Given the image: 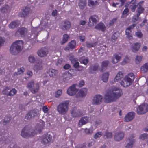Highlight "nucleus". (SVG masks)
<instances>
[{"label": "nucleus", "mask_w": 148, "mask_h": 148, "mask_svg": "<svg viewBox=\"0 0 148 148\" xmlns=\"http://www.w3.org/2000/svg\"><path fill=\"white\" fill-rule=\"evenodd\" d=\"M44 126V122L40 120L37 123L35 130L30 125L25 126L22 130L21 135L22 137H32L38 133H40Z\"/></svg>", "instance_id": "nucleus-1"}, {"label": "nucleus", "mask_w": 148, "mask_h": 148, "mask_svg": "<svg viewBox=\"0 0 148 148\" xmlns=\"http://www.w3.org/2000/svg\"><path fill=\"white\" fill-rule=\"evenodd\" d=\"M122 91L117 88H112L107 90L104 95V99L106 102H113L121 96Z\"/></svg>", "instance_id": "nucleus-2"}, {"label": "nucleus", "mask_w": 148, "mask_h": 148, "mask_svg": "<svg viewBox=\"0 0 148 148\" xmlns=\"http://www.w3.org/2000/svg\"><path fill=\"white\" fill-rule=\"evenodd\" d=\"M23 45V42L22 40H18L14 42L11 45L10 50L11 53L13 55H16L22 50Z\"/></svg>", "instance_id": "nucleus-3"}, {"label": "nucleus", "mask_w": 148, "mask_h": 148, "mask_svg": "<svg viewBox=\"0 0 148 148\" xmlns=\"http://www.w3.org/2000/svg\"><path fill=\"white\" fill-rule=\"evenodd\" d=\"M69 101H64L60 103L57 106V110L58 113L61 115H64L67 112L69 108Z\"/></svg>", "instance_id": "nucleus-4"}, {"label": "nucleus", "mask_w": 148, "mask_h": 148, "mask_svg": "<svg viewBox=\"0 0 148 148\" xmlns=\"http://www.w3.org/2000/svg\"><path fill=\"white\" fill-rule=\"evenodd\" d=\"M134 75L131 73L126 75L121 82V85L124 87H127L131 85L134 79Z\"/></svg>", "instance_id": "nucleus-5"}, {"label": "nucleus", "mask_w": 148, "mask_h": 148, "mask_svg": "<svg viewBox=\"0 0 148 148\" xmlns=\"http://www.w3.org/2000/svg\"><path fill=\"white\" fill-rule=\"evenodd\" d=\"M148 111V105L146 103L142 104L139 106L137 109V113L139 115L146 113Z\"/></svg>", "instance_id": "nucleus-6"}, {"label": "nucleus", "mask_w": 148, "mask_h": 148, "mask_svg": "<svg viewBox=\"0 0 148 148\" xmlns=\"http://www.w3.org/2000/svg\"><path fill=\"white\" fill-rule=\"evenodd\" d=\"M103 100L102 96L100 94L95 95L92 101V104L93 105H99L100 104Z\"/></svg>", "instance_id": "nucleus-7"}, {"label": "nucleus", "mask_w": 148, "mask_h": 148, "mask_svg": "<svg viewBox=\"0 0 148 148\" xmlns=\"http://www.w3.org/2000/svg\"><path fill=\"white\" fill-rule=\"evenodd\" d=\"M134 135H131L127 139L126 141L127 144L125 146L126 148H132L133 146L135 140L134 139Z\"/></svg>", "instance_id": "nucleus-8"}, {"label": "nucleus", "mask_w": 148, "mask_h": 148, "mask_svg": "<svg viewBox=\"0 0 148 148\" xmlns=\"http://www.w3.org/2000/svg\"><path fill=\"white\" fill-rule=\"evenodd\" d=\"M76 84H74L68 88L67 91V94L70 96L75 95L78 91V89L76 88Z\"/></svg>", "instance_id": "nucleus-9"}, {"label": "nucleus", "mask_w": 148, "mask_h": 148, "mask_svg": "<svg viewBox=\"0 0 148 148\" xmlns=\"http://www.w3.org/2000/svg\"><path fill=\"white\" fill-rule=\"evenodd\" d=\"M44 65L43 62L42 61H39L34 65L33 70L37 73L43 69Z\"/></svg>", "instance_id": "nucleus-10"}, {"label": "nucleus", "mask_w": 148, "mask_h": 148, "mask_svg": "<svg viewBox=\"0 0 148 148\" xmlns=\"http://www.w3.org/2000/svg\"><path fill=\"white\" fill-rule=\"evenodd\" d=\"M52 139V136L50 134H47L42 136L41 143L44 145L47 144L50 142Z\"/></svg>", "instance_id": "nucleus-11"}, {"label": "nucleus", "mask_w": 148, "mask_h": 148, "mask_svg": "<svg viewBox=\"0 0 148 148\" xmlns=\"http://www.w3.org/2000/svg\"><path fill=\"white\" fill-rule=\"evenodd\" d=\"M88 90L86 88H83L80 89L76 95V98H82L85 96L87 95Z\"/></svg>", "instance_id": "nucleus-12"}, {"label": "nucleus", "mask_w": 148, "mask_h": 148, "mask_svg": "<svg viewBox=\"0 0 148 148\" xmlns=\"http://www.w3.org/2000/svg\"><path fill=\"white\" fill-rule=\"evenodd\" d=\"M124 137V133L121 131L116 132L114 136V138L115 140L119 142Z\"/></svg>", "instance_id": "nucleus-13"}, {"label": "nucleus", "mask_w": 148, "mask_h": 148, "mask_svg": "<svg viewBox=\"0 0 148 148\" xmlns=\"http://www.w3.org/2000/svg\"><path fill=\"white\" fill-rule=\"evenodd\" d=\"M27 33V29L24 27H22L19 29L16 33L15 36H18L21 35L22 37L25 36Z\"/></svg>", "instance_id": "nucleus-14"}, {"label": "nucleus", "mask_w": 148, "mask_h": 148, "mask_svg": "<svg viewBox=\"0 0 148 148\" xmlns=\"http://www.w3.org/2000/svg\"><path fill=\"white\" fill-rule=\"evenodd\" d=\"M37 54L40 57H44L48 54L47 49L45 47H42L37 51Z\"/></svg>", "instance_id": "nucleus-15"}, {"label": "nucleus", "mask_w": 148, "mask_h": 148, "mask_svg": "<svg viewBox=\"0 0 148 148\" xmlns=\"http://www.w3.org/2000/svg\"><path fill=\"white\" fill-rule=\"evenodd\" d=\"M76 46V41L74 40H72L68 43L67 46L65 47L64 50L65 51L72 50L75 48Z\"/></svg>", "instance_id": "nucleus-16"}, {"label": "nucleus", "mask_w": 148, "mask_h": 148, "mask_svg": "<svg viewBox=\"0 0 148 148\" xmlns=\"http://www.w3.org/2000/svg\"><path fill=\"white\" fill-rule=\"evenodd\" d=\"M71 114L73 117H77L82 115V112L81 110L79 109H74L72 111Z\"/></svg>", "instance_id": "nucleus-17"}, {"label": "nucleus", "mask_w": 148, "mask_h": 148, "mask_svg": "<svg viewBox=\"0 0 148 148\" xmlns=\"http://www.w3.org/2000/svg\"><path fill=\"white\" fill-rule=\"evenodd\" d=\"M73 75H74L71 74L69 71H66L63 74L62 77L63 81L66 82L69 80Z\"/></svg>", "instance_id": "nucleus-18"}, {"label": "nucleus", "mask_w": 148, "mask_h": 148, "mask_svg": "<svg viewBox=\"0 0 148 148\" xmlns=\"http://www.w3.org/2000/svg\"><path fill=\"white\" fill-rule=\"evenodd\" d=\"M122 55L121 53L114 55L112 58V62L113 64H116L119 62L121 60Z\"/></svg>", "instance_id": "nucleus-19"}, {"label": "nucleus", "mask_w": 148, "mask_h": 148, "mask_svg": "<svg viewBox=\"0 0 148 148\" xmlns=\"http://www.w3.org/2000/svg\"><path fill=\"white\" fill-rule=\"evenodd\" d=\"M135 113L133 112H131L127 114L125 118V120L126 122H129L132 120L134 118Z\"/></svg>", "instance_id": "nucleus-20"}, {"label": "nucleus", "mask_w": 148, "mask_h": 148, "mask_svg": "<svg viewBox=\"0 0 148 148\" xmlns=\"http://www.w3.org/2000/svg\"><path fill=\"white\" fill-rule=\"evenodd\" d=\"M30 10L29 8L25 7L21 12L19 13L18 16L21 17H25L29 14Z\"/></svg>", "instance_id": "nucleus-21"}, {"label": "nucleus", "mask_w": 148, "mask_h": 148, "mask_svg": "<svg viewBox=\"0 0 148 148\" xmlns=\"http://www.w3.org/2000/svg\"><path fill=\"white\" fill-rule=\"evenodd\" d=\"M141 46L140 43L137 42L132 44L131 46V49L133 52H137Z\"/></svg>", "instance_id": "nucleus-22"}, {"label": "nucleus", "mask_w": 148, "mask_h": 148, "mask_svg": "<svg viewBox=\"0 0 148 148\" xmlns=\"http://www.w3.org/2000/svg\"><path fill=\"white\" fill-rule=\"evenodd\" d=\"M20 24V21L19 20H15L12 22L9 25L10 28L14 29L18 27Z\"/></svg>", "instance_id": "nucleus-23"}, {"label": "nucleus", "mask_w": 148, "mask_h": 148, "mask_svg": "<svg viewBox=\"0 0 148 148\" xmlns=\"http://www.w3.org/2000/svg\"><path fill=\"white\" fill-rule=\"evenodd\" d=\"M88 5L90 7L94 8L99 4V0H88Z\"/></svg>", "instance_id": "nucleus-24"}, {"label": "nucleus", "mask_w": 148, "mask_h": 148, "mask_svg": "<svg viewBox=\"0 0 148 148\" xmlns=\"http://www.w3.org/2000/svg\"><path fill=\"white\" fill-rule=\"evenodd\" d=\"M89 119V118L87 116L84 117L81 119L79 122V126L81 127L82 125L86 124L88 122Z\"/></svg>", "instance_id": "nucleus-25"}, {"label": "nucleus", "mask_w": 148, "mask_h": 148, "mask_svg": "<svg viewBox=\"0 0 148 148\" xmlns=\"http://www.w3.org/2000/svg\"><path fill=\"white\" fill-rule=\"evenodd\" d=\"M47 73L50 77H55L58 74V71L57 70L50 69L47 71Z\"/></svg>", "instance_id": "nucleus-26"}, {"label": "nucleus", "mask_w": 148, "mask_h": 148, "mask_svg": "<svg viewBox=\"0 0 148 148\" xmlns=\"http://www.w3.org/2000/svg\"><path fill=\"white\" fill-rule=\"evenodd\" d=\"M142 2H140L137 5V9L136 12L138 16H140V14L142 13L144 10V9L142 7Z\"/></svg>", "instance_id": "nucleus-27"}, {"label": "nucleus", "mask_w": 148, "mask_h": 148, "mask_svg": "<svg viewBox=\"0 0 148 148\" xmlns=\"http://www.w3.org/2000/svg\"><path fill=\"white\" fill-rule=\"evenodd\" d=\"M123 77V74L122 71H120L119 72L116 76L114 79L115 82H118L120 81Z\"/></svg>", "instance_id": "nucleus-28"}, {"label": "nucleus", "mask_w": 148, "mask_h": 148, "mask_svg": "<svg viewBox=\"0 0 148 148\" xmlns=\"http://www.w3.org/2000/svg\"><path fill=\"white\" fill-rule=\"evenodd\" d=\"M99 67V65L96 64L91 66L89 68V72L91 74L95 73V72L98 69Z\"/></svg>", "instance_id": "nucleus-29"}, {"label": "nucleus", "mask_w": 148, "mask_h": 148, "mask_svg": "<svg viewBox=\"0 0 148 148\" xmlns=\"http://www.w3.org/2000/svg\"><path fill=\"white\" fill-rule=\"evenodd\" d=\"M99 18L96 15H94L91 16L89 19V24L90 22H91L92 21V23L96 24L97 22L99 21Z\"/></svg>", "instance_id": "nucleus-30"}, {"label": "nucleus", "mask_w": 148, "mask_h": 148, "mask_svg": "<svg viewBox=\"0 0 148 148\" xmlns=\"http://www.w3.org/2000/svg\"><path fill=\"white\" fill-rule=\"evenodd\" d=\"M39 84L36 83L34 86L30 89L31 92L33 93L34 94L37 92L39 90Z\"/></svg>", "instance_id": "nucleus-31"}, {"label": "nucleus", "mask_w": 148, "mask_h": 148, "mask_svg": "<svg viewBox=\"0 0 148 148\" xmlns=\"http://www.w3.org/2000/svg\"><path fill=\"white\" fill-rule=\"evenodd\" d=\"M71 26L70 22L67 20H66L64 21V25L62 27V29L63 30H68L70 28Z\"/></svg>", "instance_id": "nucleus-32"}, {"label": "nucleus", "mask_w": 148, "mask_h": 148, "mask_svg": "<svg viewBox=\"0 0 148 148\" xmlns=\"http://www.w3.org/2000/svg\"><path fill=\"white\" fill-rule=\"evenodd\" d=\"M95 28L101 30L102 31H104L106 27L103 23H99L95 26Z\"/></svg>", "instance_id": "nucleus-33"}, {"label": "nucleus", "mask_w": 148, "mask_h": 148, "mask_svg": "<svg viewBox=\"0 0 148 148\" xmlns=\"http://www.w3.org/2000/svg\"><path fill=\"white\" fill-rule=\"evenodd\" d=\"M38 28L36 27H33L31 30L32 35L31 36L32 37H36L37 36L38 34V31L37 30Z\"/></svg>", "instance_id": "nucleus-34"}, {"label": "nucleus", "mask_w": 148, "mask_h": 148, "mask_svg": "<svg viewBox=\"0 0 148 148\" xmlns=\"http://www.w3.org/2000/svg\"><path fill=\"white\" fill-rule=\"evenodd\" d=\"M86 5V0H80L78 4V5L81 9H84Z\"/></svg>", "instance_id": "nucleus-35"}, {"label": "nucleus", "mask_w": 148, "mask_h": 148, "mask_svg": "<svg viewBox=\"0 0 148 148\" xmlns=\"http://www.w3.org/2000/svg\"><path fill=\"white\" fill-rule=\"evenodd\" d=\"M109 76V73L108 72L104 73L102 75L101 78L104 82H106L108 81V78Z\"/></svg>", "instance_id": "nucleus-36"}, {"label": "nucleus", "mask_w": 148, "mask_h": 148, "mask_svg": "<svg viewBox=\"0 0 148 148\" xmlns=\"http://www.w3.org/2000/svg\"><path fill=\"white\" fill-rule=\"evenodd\" d=\"M141 71L143 73L148 72V63H145L141 66Z\"/></svg>", "instance_id": "nucleus-37"}, {"label": "nucleus", "mask_w": 148, "mask_h": 148, "mask_svg": "<svg viewBox=\"0 0 148 148\" xmlns=\"http://www.w3.org/2000/svg\"><path fill=\"white\" fill-rule=\"evenodd\" d=\"M25 70L24 68L22 67L18 69L17 72H15L14 73V76H17L23 73Z\"/></svg>", "instance_id": "nucleus-38"}, {"label": "nucleus", "mask_w": 148, "mask_h": 148, "mask_svg": "<svg viewBox=\"0 0 148 148\" xmlns=\"http://www.w3.org/2000/svg\"><path fill=\"white\" fill-rule=\"evenodd\" d=\"M86 46L87 47L90 48L94 47L97 44V42H86Z\"/></svg>", "instance_id": "nucleus-39"}, {"label": "nucleus", "mask_w": 148, "mask_h": 148, "mask_svg": "<svg viewBox=\"0 0 148 148\" xmlns=\"http://www.w3.org/2000/svg\"><path fill=\"white\" fill-rule=\"evenodd\" d=\"M136 26L135 24H134L128 27L126 30L125 33L127 35H129L131 32V30L132 29Z\"/></svg>", "instance_id": "nucleus-40"}, {"label": "nucleus", "mask_w": 148, "mask_h": 148, "mask_svg": "<svg viewBox=\"0 0 148 148\" xmlns=\"http://www.w3.org/2000/svg\"><path fill=\"white\" fill-rule=\"evenodd\" d=\"M83 132L85 134L87 135H91L93 133V130L91 128H86L83 129Z\"/></svg>", "instance_id": "nucleus-41"}, {"label": "nucleus", "mask_w": 148, "mask_h": 148, "mask_svg": "<svg viewBox=\"0 0 148 148\" xmlns=\"http://www.w3.org/2000/svg\"><path fill=\"white\" fill-rule=\"evenodd\" d=\"M28 61L31 63H34L36 61V58L33 54L29 55L28 58Z\"/></svg>", "instance_id": "nucleus-42"}, {"label": "nucleus", "mask_w": 148, "mask_h": 148, "mask_svg": "<svg viewBox=\"0 0 148 148\" xmlns=\"http://www.w3.org/2000/svg\"><path fill=\"white\" fill-rule=\"evenodd\" d=\"M143 57L141 56L137 55L135 59V62L136 64H140L142 61Z\"/></svg>", "instance_id": "nucleus-43"}, {"label": "nucleus", "mask_w": 148, "mask_h": 148, "mask_svg": "<svg viewBox=\"0 0 148 148\" xmlns=\"http://www.w3.org/2000/svg\"><path fill=\"white\" fill-rule=\"evenodd\" d=\"M69 38V37L68 35L65 34L63 35L62 41L61 42V44L62 45L66 42Z\"/></svg>", "instance_id": "nucleus-44"}, {"label": "nucleus", "mask_w": 148, "mask_h": 148, "mask_svg": "<svg viewBox=\"0 0 148 148\" xmlns=\"http://www.w3.org/2000/svg\"><path fill=\"white\" fill-rule=\"evenodd\" d=\"M79 61L81 63L85 65H86L88 62V58H85L84 57H82L80 58Z\"/></svg>", "instance_id": "nucleus-45"}, {"label": "nucleus", "mask_w": 148, "mask_h": 148, "mask_svg": "<svg viewBox=\"0 0 148 148\" xmlns=\"http://www.w3.org/2000/svg\"><path fill=\"white\" fill-rule=\"evenodd\" d=\"M3 92L4 91H3V93L4 94H5L8 96H12L15 94L16 93L17 91L15 88H13L7 93H4Z\"/></svg>", "instance_id": "nucleus-46"}, {"label": "nucleus", "mask_w": 148, "mask_h": 148, "mask_svg": "<svg viewBox=\"0 0 148 148\" xmlns=\"http://www.w3.org/2000/svg\"><path fill=\"white\" fill-rule=\"evenodd\" d=\"M112 137V134L110 132H106L103 135V137L104 139L110 138Z\"/></svg>", "instance_id": "nucleus-47"}, {"label": "nucleus", "mask_w": 148, "mask_h": 148, "mask_svg": "<svg viewBox=\"0 0 148 148\" xmlns=\"http://www.w3.org/2000/svg\"><path fill=\"white\" fill-rule=\"evenodd\" d=\"M29 112L32 118L38 115L37 111L36 110H31Z\"/></svg>", "instance_id": "nucleus-48"}, {"label": "nucleus", "mask_w": 148, "mask_h": 148, "mask_svg": "<svg viewBox=\"0 0 148 148\" xmlns=\"http://www.w3.org/2000/svg\"><path fill=\"white\" fill-rule=\"evenodd\" d=\"M9 9V7L8 5H6L1 9V12L3 13H6L8 12Z\"/></svg>", "instance_id": "nucleus-49"}, {"label": "nucleus", "mask_w": 148, "mask_h": 148, "mask_svg": "<svg viewBox=\"0 0 148 148\" xmlns=\"http://www.w3.org/2000/svg\"><path fill=\"white\" fill-rule=\"evenodd\" d=\"M130 62V59L127 57L126 56L123 61L122 62L121 64L122 65H125V64L128 63Z\"/></svg>", "instance_id": "nucleus-50"}, {"label": "nucleus", "mask_w": 148, "mask_h": 148, "mask_svg": "<svg viewBox=\"0 0 148 148\" xmlns=\"http://www.w3.org/2000/svg\"><path fill=\"white\" fill-rule=\"evenodd\" d=\"M117 19V18H114L112 20H110L108 23V25L110 26H111L114 25Z\"/></svg>", "instance_id": "nucleus-51"}, {"label": "nucleus", "mask_w": 148, "mask_h": 148, "mask_svg": "<svg viewBox=\"0 0 148 148\" xmlns=\"http://www.w3.org/2000/svg\"><path fill=\"white\" fill-rule=\"evenodd\" d=\"M35 84L34 81H31L27 83V87L31 89L34 86Z\"/></svg>", "instance_id": "nucleus-52"}, {"label": "nucleus", "mask_w": 148, "mask_h": 148, "mask_svg": "<svg viewBox=\"0 0 148 148\" xmlns=\"http://www.w3.org/2000/svg\"><path fill=\"white\" fill-rule=\"evenodd\" d=\"M136 36L139 38H141L143 36V34L140 30H138L135 33Z\"/></svg>", "instance_id": "nucleus-53"}, {"label": "nucleus", "mask_w": 148, "mask_h": 148, "mask_svg": "<svg viewBox=\"0 0 148 148\" xmlns=\"http://www.w3.org/2000/svg\"><path fill=\"white\" fill-rule=\"evenodd\" d=\"M109 63V61L108 60H105L103 61L102 62V67L103 68L106 67Z\"/></svg>", "instance_id": "nucleus-54"}, {"label": "nucleus", "mask_w": 148, "mask_h": 148, "mask_svg": "<svg viewBox=\"0 0 148 148\" xmlns=\"http://www.w3.org/2000/svg\"><path fill=\"white\" fill-rule=\"evenodd\" d=\"M148 136V134L144 133L141 135L139 136V138L142 140H144L147 138Z\"/></svg>", "instance_id": "nucleus-55"}, {"label": "nucleus", "mask_w": 148, "mask_h": 148, "mask_svg": "<svg viewBox=\"0 0 148 148\" xmlns=\"http://www.w3.org/2000/svg\"><path fill=\"white\" fill-rule=\"evenodd\" d=\"M10 120V117L8 116L5 117L4 119V120L3 122V124L4 125H6L7 123H8Z\"/></svg>", "instance_id": "nucleus-56"}, {"label": "nucleus", "mask_w": 148, "mask_h": 148, "mask_svg": "<svg viewBox=\"0 0 148 148\" xmlns=\"http://www.w3.org/2000/svg\"><path fill=\"white\" fill-rule=\"evenodd\" d=\"M73 66L75 68H77L78 67H79L81 68V70L78 69L79 71H80L81 70H82L83 69V67L82 66H80L79 65V63L77 62H76L75 63H74L73 64Z\"/></svg>", "instance_id": "nucleus-57"}, {"label": "nucleus", "mask_w": 148, "mask_h": 148, "mask_svg": "<svg viewBox=\"0 0 148 148\" xmlns=\"http://www.w3.org/2000/svg\"><path fill=\"white\" fill-rule=\"evenodd\" d=\"M103 135L102 133L101 132H97L94 135V138L95 139L100 137Z\"/></svg>", "instance_id": "nucleus-58"}, {"label": "nucleus", "mask_w": 148, "mask_h": 148, "mask_svg": "<svg viewBox=\"0 0 148 148\" xmlns=\"http://www.w3.org/2000/svg\"><path fill=\"white\" fill-rule=\"evenodd\" d=\"M62 93V90H59L57 91L56 92V97H58L60 96Z\"/></svg>", "instance_id": "nucleus-59"}, {"label": "nucleus", "mask_w": 148, "mask_h": 148, "mask_svg": "<svg viewBox=\"0 0 148 148\" xmlns=\"http://www.w3.org/2000/svg\"><path fill=\"white\" fill-rule=\"evenodd\" d=\"M32 119L29 112L25 116V119L27 120H29Z\"/></svg>", "instance_id": "nucleus-60"}, {"label": "nucleus", "mask_w": 148, "mask_h": 148, "mask_svg": "<svg viewBox=\"0 0 148 148\" xmlns=\"http://www.w3.org/2000/svg\"><path fill=\"white\" fill-rule=\"evenodd\" d=\"M136 7H137V5H130V8L131 9V11L132 12H134L135 9L136 8Z\"/></svg>", "instance_id": "nucleus-61"}, {"label": "nucleus", "mask_w": 148, "mask_h": 148, "mask_svg": "<svg viewBox=\"0 0 148 148\" xmlns=\"http://www.w3.org/2000/svg\"><path fill=\"white\" fill-rule=\"evenodd\" d=\"M63 60L62 59H60L58 60L56 63V65L58 66L60 65L63 62Z\"/></svg>", "instance_id": "nucleus-62"}, {"label": "nucleus", "mask_w": 148, "mask_h": 148, "mask_svg": "<svg viewBox=\"0 0 148 148\" xmlns=\"http://www.w3.org/2000/svg\"><path fill=\"white\" fill-rule=\"evenodd\" d=\"M78 39L81 42L84 41L85 40V36L84 35H80L78 37Z\"/></svg>", "instance_id": "nucleus-63"}, {"label": "nucleus", "mask_w": 148, "mask_h": 148, "mask_svg": "<svg viewBox=\"0 0 148 148\" xmlns=\"http://www.w3.org/2000/svg\"><path fill=\"white\" fill-rule=\"evenodd\" d=\"M139 16H138L137 14L136 15H135L134 16L132 19V21L133 22H136L137 21L138 18Z\"/></svg>", "instance_id": "nucleus-64"}]
</instances>
